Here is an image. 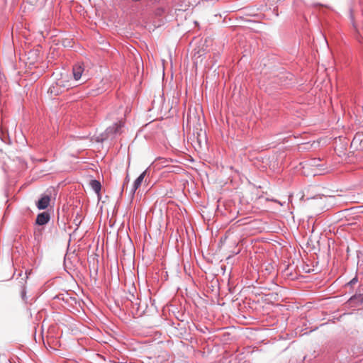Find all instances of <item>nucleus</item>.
Segmentation results:
<instances>
[{
    "instance_id": "nucleus-11",
    "label": "nucleus",
    "mask_w": 363,
    "mask_h": 363,
    "mask_svg": "<svg viewBox=\"0 0 363 363\" xmlns=\"http://www.w3.org/2000/svg\"><path fill=\"white\" fill-rule=\"evenodd\" d=\"M233 232L231 233V232H230V231H228V232L226 233V236H225V240H227V239H230V238H232V237H233Z\"/></svg>"
},
{
    "instance_id": "nucleus-9",
    "label": "nucleus",
    "mask_w": 363,
    "mask_h": 363,
    "mask_svg": "<svg viewBox=\"0 0 363 363\" xmlns=\"http://www.w3.org/2000/svg\"><path fill=\"white\" fill-rule=\"evenodd\" d=\"M90 186L96 193H99L101 191V183L97 180H91L90 182Z\"/></svg>"
},
{
    "instance_id": "nucleus-7",
    "label": "nucleus",
    "mask_w": 363,
    "mask_h": 363,
    "mask_svg": "<svg viewBox=\"0 0 363 363\" xmlns=\"http://www.w3.org/2000/svg\"><path fill=\"white\" fill-rule=\"evenodd\" d=\"M352 145L357 147L359 145L360 148H363V133H357L354 135L352 141Z\"/></svg>"
},
{
    "instance_id": "nucleus-13",
    "label": "nucleus",
    "mask_w": 363,
    "mask_h": 363,
    "mask_svg": "<svg viewBox=\"0 0 363 363\" xmlns=\"http://www.w3.org/2000/svg\"><path fill=\"white\" fill-rule=\"evenodd\" d=\"M156 159L160 160V159H164V158L162 157H156Z\"/></svg>"
},
{
    "instance_id": "nucleus-1",
    "label": "nucleus",
    "mask_w": 363,
    "mask_h": 363,
    "mask_svg": "<svg viewBox=\"0 0 363 363\" xmlns=\"http://www.w3.org/2000/svg\"><path fill=\"white\" fill-rule=\"evenodd\" d=\"M341 164L342 162L338 160H303L296 167L305 176H316L337 169Z\"/></svg>"
},
{
    "instance_id": "nucleus-4",
    "label": "nucleus",
    "mask_w": 363,
    "mask_h": 363,
    "mask_svg": "<svg viewBox=\"0 0 363 363\" xmlns=\"http://www.w3.org/2000/svg\"><path fill=\"white\" fill-rule=\"evenodd\" d=\"M84 70V68L82 63L77 62L73 66L72 72L75 80H78L81 78Z\"/></svg>"
},
{
    "instance_id": "nucleus-3",
    "label": "nucleus",
    "mask_w": 363,
    "mask_h": 363,
    "mask_svg": "<svg viewBox=\"0 0 363 363\" xmlns=\"http://www.w3.org/2000/svg\"><path fill=\"white\" fill-rule=\"evenodd\" d=\"M123 126L124 123L121 121L115 123L112 126L107 128L104 133L93 135L91 140L98 143L107 140L112 141L122 133Z\"/></svg>"
},
{
    "instance_id": "nucleus-2",
    "label": "nucleus",
    "mask_w": 363,
    "mask_h": 363,
    "mask_svg": "<svg viewBox=\"0 0 363 363\" xmlns=\"http://www.w3.org/2000/svg\"><path fill=\"white\" fill-rule=\"evenodd\" d=\"M200 118L196 111L191 113L189 111L187 113L186 117V126L189 129L193 128L194 132L192 135L190 137L191 143L194 148L196 150L197 147L201 148L206 147L207 145V137L205 131H203L201 128L199 129L197 125L199 124Z\"/></svg>"
},
{
    "instance_id": "nucleus-10",
    "label": "nucleus",
    "mask_w": 363,
    "mask_h": 363,
    "mask_svg": "<svg viewBox=\"0 0 363 363\" xmlns=\"http://www.w3.org/2000/svg\"><path fill=\"white\" fill-rule=\"evenodd\" d=\"M357 32L361 38H363V22L362 25L359 28H356Z\"/></svg>"
},
{
    "instance_id": "nucleus-14",
    "label": "nucleus",
    "mask_w": 363,
    "mask_h": 363,
    "mask_svg": "<svg viewBox=\"0 0 363 363\" xmlns=\"http://www.w3.org/2000/svg\"><path fill=\"white\" fill-rule=\"evenodd\" d=\"M99 156H100V155H96V157H99ZM101 156L102 157V158H104V155H101Z\"/></svg>"
},
{
    "instance_id": "nucleus-12",
    "label": "nucleus",
    "mask_w": 363,
    "mask_h": 363,
    "mask_svg": "<svg viewBox=\"0 0 363 363\" xmlns=\"http://www.w3.org/2000/svg\"><path fill=\"white\" fill-rule=\"evenodd\" d=\"M356 281H357V280H356L355 279H353L352 280H351V281H350V284H354Z\"/></svg>"
},
{
    "instance_id": "nucleus-6",
    "label": "nucleus",
    "mask_w": 363,
    "mask_h": 363,
    "mask_svg": "<svg viewBox=\"0 0 363 363\" xmlns=\"http://www.w3.org/2000/svg\"><path fill=\"white\" fill-rule=\"evenodd\" d=\"M50 220V216L48 213L43 212L38 215L36 223L39 225L46 224Z\"/></svg>"
},
{
    "instance_id": "nucleus-8",
    "label": "nucleus",
    "mask_w": 363,
    "mask_h": 363,
    "mask_svg": "<svg viewBox=\"0 0 363 363\" xmlns=\"http://www.w3.org/2000/svg\"><path fill=\"white\" fill-rule=\"evenodd\" d=\"M145 174H146V170L144 171L136 179L135 181L134 182V184H133V189H132V191L133 193H135V191L140 186L143 181V179L145 176Z\"/></svg>"
},
{
    "instance_id": "nucleus-5",
    "label": "nucleus",
    "mask_w": 363,
    "mask_h": 363,
    "mask_svg": "<svg viewBox=\"0 0 363 363\" xmlns=\"http://www.w3.org/2000/svg\"><path fill=\"white\" fill-rule=\"evenodd\" d=\"M50 197L48 195L43 196L37 203V207L40 210L45 209L50 204Z\"/></svg>"
}]
</instances>
